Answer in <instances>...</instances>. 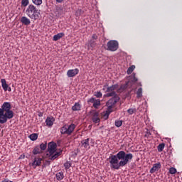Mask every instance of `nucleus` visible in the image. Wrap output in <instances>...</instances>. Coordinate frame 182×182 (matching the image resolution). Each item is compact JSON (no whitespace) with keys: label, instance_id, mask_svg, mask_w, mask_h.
Listing matches in <instances>:
<instances>
[{"label":"nucleus","instance_id":"36","mask_svg":"<svg viewBox=\"0 0 182 182\" xmlns=\"http://www.w3.org/2000/svg\"><path fill=\"white\" fill-rule=\"evenodd\" d=\"M98 36L96 34H93L91 37V41H97Z\"/></svg>","mask_w":182,"mask_h":182},{"label":"nucleus","instance_id":"3","mask_svg":"<svg viewBox=\"0 0 182 182\" xmlns=\"http://www.w3.org/2000/svg\"><path fill=\"white\" fill-rule=\"evenodd\" d=\"M26 13L28 18H31V19H33L34 21L39 19V15H41V11L38 10L36 6L33 4L28 5L26 10Z\"/></svg>","mask_w":182,"mask_h":182},{"label":"nucleus","instance_id":"1","mask_svg":"<svg viewBox=\"0 0 182 182\" xmlns=\"http://www.w3.org/2000/svg\"><path fill=\"white\" fill-rule=\"evenodd\" d=\"M132 159L133 154H126L124 151H119L116 155H111L108 160L112 170H119L121 167L127 166Z\"/></svg>","mask_w":182,"mask_h":182},{"label":"nucleus","instance_id":"40","mask_svg":"<svg viewBox=\"0 0 182 182\" xmlns=\"http://www.w3.org/2000/svg\"><path fill=\"white\" fill-rule=\"evenodd\" d=\"M50 164V161H46L45 166H49Z\"/></svg>","mask_w":182,"mask_h":182},{"label":"nucleus","instance_id":"11","mask_svg":"<svg viewBox=\"0 0 182 182\" xmlns=\"http://www.w3.org/2000/svg\"><path fill=\"white\" fill-rule=\"evenodd\" d=\"M90 141V139L87 138L86 139H83L81 141V147H84L85 150H89L90 149V144L89 143Z\"/></svg>","mask_w":182,"mask_h":182},{"label":"nucleus","instance_id":"23","mask_svg":"<svg viewBox=\"0 0 182 182\" xmlns=\"http://www.w3.org/2000/svg\"><path fill=\"white\" fill-rule=\"evenodd\" d=\"M41 153H42V151H41V149L39 148V146H36L34 148V149L33 150V154H41Z\"/></svg>","mask_w":182,"mask_h":182},{"label":"nucleus","instance_id":"35","mask_svg":"<svg viewBox=\"0 0 182 182\" xmlns=\"http://www.w3.org/2000/svg\"><path fill=\"white\" fill-rule=\"evenodd\" d=\"M151 136V133L149 131V129H146V132H145L144 136L149 138Z\"/></svg>","mask_w":182,"mask_h":182},{"label":"nucleus","instance_id":"33","mask_svg":"<svg viewBox=\"0 0 182 182\" xmlns=\"http://www.w3.org/2000/svg\"><path fill=\"white\" fill-rule=\"evenodd\" d=\"M170 174H176L177 173V169L176 168L171 167L169 168Z\"/></svg>","mask_w":182,"mask_h":182},{"label":"nucleus","instance_id":"43","mask_svg":"<svg viewBox=\"0 0 182 182\" xmlns=\"http://www.w3.org/2000/svg\"><path fill=\"white\" fill-rule=\"evenodd\" d=\"M139 86H141V83H139Z\"/></svg>","mask_w":182,"mask_h":182},{"label":"nucleus","instance_id":"25","mask_svg":"<svg viewBox=\"0 0 182 182\" xmlns=\"http://www.w3.org/2000/svg\"><path fill=\"white\" fill-rule=\"evenodd\" d=\"M29 139L32 140V141H35V140H38V134H31L29 136Z\"/></svg>","mask_w":182,"mask_h":182},{"label":"nucleus","instance_id":"15","mask_svg":"<svg viewBox=\"0 0 182 182\" xmlns=\"http://www.w3.org/2000/svg\"><path fill=\"white\" fill-rule=\"evenodd\" d=\"M55 123V118L53 117H48L46 119V124L47 127H52Z\"/></svg>","mask_w":182,"mask_h":182},{"label":"nucleus","instance_id":"9","mask_svg":"<svg viewBox=\"0 0 182 182\" xmlns=\"http://www.w3.org/2000/svg\"><path fill=\"white\" fill-rule=\"evenodd\" d=\"M92 120L93 123H100V118L99 117V112L92 111Z\"/></svg>","mask_w":182,"mask_h":182},{"label":"nucleus","instance_id":"20","mask_svg":"<svg viewBox=\"0 0 182 182\" xmlns=\"http://www.w3.org/2000/svg\"><path fill=\"white\" fill-rule=\"evenodd\" d=\"M63 36H65V33H59L56 35H54L53 41H59V39H60V38H63Z\"/></svg>","mask_w":182,"mask_h":182},{"label":"nucleus","instance_id":"34","mask_svg":"<svg viewBox=\"0 0 182 182\" xmlns=\"http://www.w3.org/2000/svg\"><path fill=\"white\" fill-rule=\"evenodd\" d=\"M94 96H96L97 97L100 98L102 97V96H103V94H102V92L97 91L94 93Z\"/></svg>","mask_w":182,"mask_h":182},{"label":"nucleus","instance_id":"26","mask_svg":"<svg viewBox=\"0 0 182 182\" xmlns=\"http://www.w3.org/2000/svg\"><path fill=\"white\" fill-rule=\"evenodd\" d=\"M110 113H112V109H109L106 112V113L104 114L103 117L105 120H107L109 119V116L110 115Z\"/></svg>","mask_w":182,"mask_h":182},{"label":"nucleus","instance_id":"19","mask_svg":"<svg viewBox=\"0 0 182 182\" xmlns=\"http://www.w3.org/2000/svg\"><path fill=\"white\" fill-rule=\"evenodd\" d=\"M1 87L4 89V92H6L8 90V87L9 86L6 84V80L2 78L1 80Z\"/></svg>","mask_w":182,"mask_h":182},{"label":"nucleus","instance_id":"32","mask_svg":"<svg viewBox=\"0 0 182 182\" xmlns=\"http://www.w3.org/2000/svg\"><path fill=\"white\" fill-rule=\"evenodd\" d=\"M32 2L34 5H37V6L42 5V0H32Z\"/></svg>","mask_w":182,"mask_h":182},{"label":"nucleus","instance_id":"22","mask_svg":"<svg viewBox=\"0 0 182 182\" xmlns=\"http://www.w3.org/2000/svg\"><path fill=\"white\" fill-rule=\"evenodd\" d=\"M143 96V88L139 87L136 92V97L140 99Z\"/></svg>","mask_w":182,"mask_h":182},{"label":"nucleus","instance_id":"37","mask_svg":"<svg viewBox=\"0 0 182 182\" xmlns=\"http://www.w3.org/2000/svg\"><path fill=\"white\" fill-rule=\"evenodd\" d=\"M129 114H133V113H134V109L133 108H130L127 110Z\"/></svg>","mask_w":182,"mask_h":182},{"label":"nucleus","instance_id":"12","mask_svg":"<svg viewBox=\"0 0 182 182\" xmlns=\"http://www.w3.org/2000/svg\"><path fill=\"white\" fill-rule=\"evenodd\" d=\"M42 164V158H34L33 163L31 164L32 167L33 168H36L37 167H39Z\"/></svg>","mask_w":182,"mask_h":182},{"label":"nucleus","instance_id":"44","mask_svg":"<svg viewBox=\"0 0 182 182\" xmlns=\"http://www.w3.org/2000/svg\"><path fill=\"white\" fill-rule=\"evenodd\" d=\"M39 116H42V115H41V114H40V115H39Z\"/></svg>","mask_w":182,"mask_h":182},{"label":"nucleus","instance_id":"6","mask_svg":"<svg viewBox=\"0 0 182 182\" xmlns=\"http://www.w3.org/2000/svg\"><path fill=\"white\" fill-rule=\"evenodd\" d=\"M76 124L72 123L70 124H65L60 128L61 134H66V136H72V133L75 132Z\"/></svg>","mask_w":182,"mask_h":182},{"label":"nucleus","instance_id":"24","mask_svg":"<svg viewBox=\"0 0 182 182\" xmlns=\"http://www.w3.org/2000/svg\"><path fill=\"white\" fill-rule=\"evenodd\" d=\"M166 146V144L164 143L160 144L157 149H158V151L159 153H161V151H163V150H164V147Z\"/></svg>","mask_w":182,"mask_h":182},{"label":"nucleus","instance_id":"14","mask_svg":"<svg viewBox=\"0 0 182 182\" xmlns=\"http://www.w3.org/2000/svg\"><path fill=\"white\" fill-rule=\"evenodd\" d=\"M77 73H79L78 69H71L67 72V76H68V77H75Z\"/></svg>","mask_w":182,"mask_h":182},{"label":"nucleus","instance_id":"42","mask_svg":"<svg viewBox=\"0 0 182 182\" xmlns=\"http://www.w3.org/2000/svg\"><path fill=\"white\" fill-rule=\"evenodd\" d=\"M7 90H8V92H11L12 91V89L11 88V87H9V85L7 87Z\"/></svg>","mask_w":182,"mask_h":182},{"label":"nucleus","instance_id":"2","mask_svg":"<svg viewBox=\"0 0 182 182\" xmlns=\"http://www.w3.org/2000/svg\"><path fill=\"white\" fill-rule=\"evenodd\" d=\"M11 102H5L0 108V124H4L8 120L14 119V111H12Z\"/></svg>","mask_w":182,"mask_h":182},{"label":"nucleus","instance_id":"27","mask_svg":"<svg viewBox=\"0 0 182 182\" xmlns=\"http://www.w3.org/2000/svg\"><path fill=\"white\" fill-rule=\"evenodd\" d=\"M46 147H48V144L46 142L40 144V149L42 151L46 150Z\"/></svg>","mask_w":182,"mask_h":182},{"label":"nucleus","instance_id":"18","mask_svg":"<svg viewBox=\"0 0 182 182\" xmlns=\"http://www.w3.org/2000/svg\"><path fill=\"white\" fill-rule=\"evenodd\" d=\"M80 109H82V105H80L79 102H75L72 107V110H73V112H79Z\"/></svg>","mask_w":182,"mask_h":182},{"label":"nucleus","instance_id":"10","mask_svg":"<svg viewBox=\"0 0 182 182\" xmlns=\"http://www.w3.org/2000/svg\"><path fill=\"white\" fill-rule=\"evenodd\" d=\"M87 102L88 103H92L95 109H97L100 106V100L99 99L96 100L95 97H91Z\"/></svg>","mask_w":182,"mask_h":182},{"label":"nucleus","instance_id":"28","mask_svg":"<svg viewBox=\"0 0 182 182\" xmlns=\"http://www.w3.org/2000/svg\"><path fill=\"white\" fill-rule=\"evenodd\" d=\"M84 11L81 9H77L75 11V16H80L81 15H83Z\"/></svg>","mask_w":182,"mask_h":182},{"label":"nucleus","instance_id":"21","mask_svg":"<svg viewBox=\"0 0 182 182\" xmlns=\"http://www.w3.org/2000/svg\"><path fill=\"white\" fill-rule=\"evenodd\" d=\"M63 172L60 171L56 173V178L58 181H60V180H63L64 178Z\"/></svg>","mask_w":182,"mask_h":182},{"label":"nucleus","instance_id":"13","mask_svg":"<svg viewBox=\"0 0 182 182\" xmlns=\"http://www.w3.org/2000/svg\"><path fill=\"white\" fill-rule=\"evenodd\" d=\"M159 168H161V164H160V162H158L153 165L152 168L149 171V173H151V174H153V173H156V171H159Z\"/></svg>","mask_w":182,"mask_h":182},{"label":"nucleus","instance_id":"5","mask_svg":"<svg viewBox=\"0 0 182 182\" xmlns=\"http://www.w3.org/2000/svg\"><path fill=\"white\" fill-rule=\"evenodd\" d=\"M117 89H119V84H114L111 86H108L105 85L103 86L102 90H105V95H104V97H112L113 96L117 95L116 92Z\"/></svg>","mask_w":182,"mask_h":182},{"label":"nucleus","instance_id":"17","mask_svg":"<svg viewBox=\"0 0 182 182\" xmlns=\"http://www.w3.org/2000/svg\"><path fill=\"white\" fill-rule=\"evenodd\" d=\"M21 23H23V25H26V26H28V25H31V20L26 16L21 17Z\"/></svg>","mask_w":182,"mask_h":182},{"label":"nucleus","instance_id":"7","mask_svg":"<svg viewBox=\"0 0 182 182\" xmlns=\"http://www.w3.org/2000/svg\"><path fill=\"white\" fill-rule=\"evenodd\" d=\"M120 100V97H119L118 95H113L106 103V105L107 106L109 110H112L113 109V107L116 105V103H118V102Z\"/></svg>","mask_w":182,"mask_h":182},{"label":"nucleus","instance_id":"8","mask_svg":"<svg viewBox=\"0 0 182 182\" xmlns=\"http://www.w3.org/2000/svg\"><path fill=\"white\" fill-rule=\"evenodd\" d=\"M107 50H110L111 52H116L119 49V42L116 40H110L107 43Z\"/></svg>","mask_w":182,"mask_h":182},{"label":"nucleus","instance_id":"31","mask_svg":"<svg viewBox=\"0 0 182 182\" xmlns=\"http://www.w3.org/2000/svg\"><path fill=\"white\" fill-rule=\"evenodd\" d=\"M29 5V0H21V6L26 7Z\"/></svg>","mask_w":182,"mask_h":182},{"label":"nucleus","instance_id":"30","mask_svg":"<svg viewBox=\"0 0 182 182\" xmlns=\"http://www.w3.org/2000/svg\"><path fill=\"white\" fill-rule=\"evenodd\" d=\"M64 166L65 170H69V168H70V167L72 166V162L70 161H67L64 164Z\"/></svg>","mask_w":182,"mask_h":182},{"label":"nucleus","instance_id":"4","mask_svg":"<svg viewBox=\"0 0 182 182\" xmlns=\"http://www.w3.org/2000/svg\"><path fill=\"white\" fill-rule=\"evenodd\" d=\"M47 156L49 158V160H56L59 156H60L61 152L56 151V144L53 142L48 143Z\"/></svg>","mask_w":182,"mask_h":182},{"label":"nucleus","instance_id":"38","mask_svg":"<svg viewBox=\"0 0 182 182\" xmlns=\"http://www.w3.org/2000/svg\"><path fill=\"white\" fill-rule=\"evenodd\" d=\"M133 69H128L127 71V75H131V73H133Z\"/></svg>","mask_w":182,"mask_h":182},{"label":"nucleus","instance_id":"16","mask_svg":"<svg viewBox=\"0 0 182 182\" xmlns=\"http://www.w3.org/2000/svg\"><path fill=\"white\" fill-rule=\"evenodd\" d=\"M86 45L88 49H91V50H93V49H95V47L97 46V43H96V41L90 39V41H88Z\"/></svg>","mask_w":182,"mask_h":182},{"label":"nucleus","instance_id":"39","mask_svg":"<svg viewBox=\"0 0 182 182\" xmlns=\"http://www.w3.org/2000/svg\"><path fill=\"white\" fill-rule=\"evenodd\" d=\"M132 82H137V77H136V74H134L133 75V80Z\"/></svg>","mask_w":182,"mask_h":182},{"label":"nucleus","instance_id":"41","mask_svg":"<svg viewBox=\"0 0 182 182\" xmlns=\"http://www.w3.org/2000/svg\"><path fill=\"white\" fill-rule=\"evenodd\" d=\"M128 69H136V65H131Z\"/></svg>","mask_w":182,"mask_h":182},{"label":"nucleus","instance_id":"29","mask_svg":"<svg viewBox=\"0 0 182 182\" xmlns=\"http://www.w3.org/2000/svg\"><path fill=\"white\" fill-rule=\"evenodd\" d=\"M114 124H115L116 127H120L122 126V124H123V121L117 119L114 122Z\"/></svg>","mask_w":182,"mask_h":182}]
</instances>
